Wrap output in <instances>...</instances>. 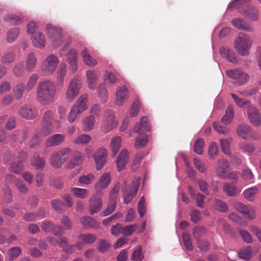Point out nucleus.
<instances>
[{
    "label": "nucleus",
    "instance_id": "6",
    "mask_svg": "<svg viewBox=\"0 0 261 261\" xmlns=\"http://www.w3.org/2000/svg\"><path fill=\"white\" fill-rule=\"evenodd\" d=\"M59 61L57 56L54 54H50L46 57L43 60L41 70L46 75H50L56 71Z\"/></svg>",
    "mask_w": 261,
    "mask_h": 261
},
{
    "label": "nucleus",
    "instance_id": "34",
    "mask_svg": "<svg viewBox=\"0 0 261 261\" xmlns=\"http://www.w3.org/2000/svg\"><path fill=\"white\" fill-rule=\"evenodd\" d=\"M242 14L251 21H257L259 18V11L255 7L249 8L244 11Z\"/></svg>",
    "mask_w": 261,
    "mask_h": 261
},
{
    "label": "nucleus",
    "instance_id": "21",
    "mask_svg": "<svg viewBox=\"0 0 261 261\" xmlns=\"http://www.w3.org/2000/svg\"><path fill=\"white\" fill-rule=\"evenodd\" d=\"M248 115L249 120L253 125L258 126L260 124L261 116L256 108L252 106L248 108Z\"/></svg>",
    "mask_w": 261,
    "mask_h": 261
},
{
    "label": "nucleus",
    "instance_id": "22",
    "mask_svg": "<svg viewBox=\"0 0 261 261\" xmlns=\"http://www.w3.org/2000/svg\"><path fill=\"white\" fill-rule=\"evenodd\" d=\"M65 135L57 134L48 138L45 141V146L47 147L60 145L64 140Z\"/></svg>",
    "mask_w": 261,
    "mask_h": 261
},
{
    "label": "nucleus",
    "instance_id": "35",
    "mask_svg": "<svg viewBox=\"0 0 261 261\" xmlns=\"http://www.w3.org/2000/svg\"><path fill=\"white\" fill-rule=\"evenodd\" d=\"M70 191L75 197L80 199H86L89 195V191L86 189L74 187L71 188Z\"/></svg>",
    "mask_w": 261,
    "mask_h": 261
},
{
    "label": "nucleus",
    "instance_id": "50",
    "mask_svg": "<svg viewBox=\"0 0 261 261\" xmlns=\"http://www.w3.org/2000/svg\"><path fill=\"white\" fill-rule=\"evenodd\" d=\"M79 239L85 244H91L95 241L96 237L93 234L85 233L80 235Z\"/></svg>",
    "mask_w": 261,
    "mask_h": 261
},
{
    "label": "nucleus",
    "instance_id": "36",
    "mask_svg": "<svg viewBox=\"0 0 261 261\" xmlns=\"http://www.w3.org/2000/svg\"><path fill=\"white\" fill-rule=\"evenodd\" d=\"M149 140V136L139 133V135L136 139L135 143V147L137 149H141L146 146Z\"/></svg>",
    "mask_w": 261,
    "mask_h": 261
},
{
    "label": "nucleus",
    "instance_id": "60",
    "mask_svg": "<svg viewBox=\"0 0 261 261\" xmlns=\"http://www.w3.org/2000/svg\"><path fill=\"white\" fill-rule=\"evenodd\" d=\"M15 58V55L13 53L8 52L2 57L1 61L4 64H10L14 61Z\"/></svg>",
    "mask_w": 261,
    "mask_h": 261
},
{
    "label": "nucleus",
    "instance_id": "33",
    "mask_svg": "<svg viewBox=\"0 0 261 261\" xmlns=\"http://www.w3.org/2000/svg\"><path fill=\"white\" fill-rule=\"evenodd\" d=\"M122 139L119 136L113 137L111 141L110 147L112 151L113 156H115L119 151L121 145Z\"/></svg>",
    "mask_w": 261,
    "mask_h": 261
},
{
    "label": "nucleus",
    "instance_id": "5",
    "mask_svg": "<svg viewBox=\"0 0 261 261\" xmlns=\"http://www.w3.org/2000/svg\"><path fill=\"white\" fill-rule=\"evenodd\" d=\"M118 125V122L115 120V115L114 112L111 110L106 111L103 117L100 129L101 132L106 133L111 130Z\"/></svg>",
    "mask_w": 261,
    "mask_h": 261
},
{
    "label": "nucleus",
    "instance_id": "3",
    "mask_svg": "<svg viewBox=\"0 0 261 261\" xmlns=\"http://www.w3.org/2000/svg\"><path fill=\"white\" fill-rule=\"evenodd\" d=\"M60 55L62 56H67V62L68 63L70 70L75 72L78 69V54L76 50L69 47V44H65L60 51Z\"/></svg>",
    "mask_w": 261,
    "mask_h": 261
},
{
    "label": "nucleus",
    "instance_id": "55",
    "mask_svg": "<svg viewBox=\"0 0 261 261\" xmlns=\"http://www.w3.org/2000/svg\"><path fill=\"white\" fill-rule=\"evenodd\" d=\"M120 184L119 182L117 183L111 190L109 195V201L116 202V199L117 197V195L120 190Z\"/></svg>",
    "mask_w": 261,
    "mask_h": 261
},
{
    "label": "nucleus",
    "instance_id": "4",
    "mask_svg": "<svg viewBox=\"0 0 261 261\" xmlns=\"http://www.w3.org/2000/svg\"><path fill=\"white\" fill-rule=\"evenodd\" d=\"M81 80L76 77L72 79L69 82L65 92V97L68 101H72L79 94L82 88Z\"/></svg>",
    "mask_w": 261,
    "mask_h": 261
},
{
    "label": "nucleus",
    "instance_id": "64",
    "mask_svg": "<svg viewBox=\"0 0 261 261\" xmlns=\"http://www.w3.org/2000/svg\"><path fill=\"white\" fill-rule=\"evenodd\" d=\"M213 126L218 133L226 135L229 132V129L226 126L221 125L217 122H214Z\"/></svg>",
    "mask_w": 261,
    "mask_h": 261
},
{
    "label": "nucleus",
    "instance_id": "23",
    "mask_svg": "<svg viewBox=\"0 0 261 261\" xmlns=\"http://www.w3.org/2000/svg\"><path fill=\"white\" fill-rule=\"evenodd\" d=\"M219 53L223 58H225L230 62L235 63L237 62L236 54L232 49L223 46L220 48Z\"/></svg>",
    "mask_w": 261,
    "mask_h": 261
},
{
    "label": "nucleus",
    "instance_id": "56",
    "mask_svg": "<svg viewBox=\"0 0 261 261\" xmlns=\"http://www.w3.org/2000/svg\"><path fill=\"white\" fill-rule=\"evenodd\" d=\"M204 141L202 139H198L195 143L194 151L198 154H202L203 153Z\"/></svg>",
    "mask_w": 261,
    "mask_h": 261
},
{
    "label": "nucleus",
    "instance_id": "32",
    "mask_svg": "<svg viewBox=\"0 0 261 261\" xmlns=\"http://www.w3.org/2000/svg\"><path fill=\"white\" fill-rule=\"evenodd\" d=\"M259 190L256 187L249 188L244 191L243 195L245 199L249 201H254Z\"/></svg>",
    "mask_w": 261,
    "mask_h": 261
},
{
    "label": "nucleus",
    "instance_id": "48",
    "mask_svg": "<svg viewBox=\"0 0 261 261\" xmlns=\"http://www.w3.org/2000/svg\"><path fill=\"white\" fill-rule=\"evenodd\" d=\"M213 206L215 209L221 212H226L228 210L226 203L218 199L214 200Z\"/></svg>",
    "mask_w": 261,
    "mask_h": 261
},
{
    "label": "nucleus",
    "instance_id": "29",
    "mask_svg": "<svg viewBox=\"0 0 261 261\" xmlns=\"http://www.w3.org/2000/svg\"><path fill=\"white\" fill-rule=\"evenodd\" d=\"M95 117L93 115H90L85 117L83 120V130L88 132L92 130L95 126Z\"/></svg>",
    "mask_w": 261,
    "mask_h": 261
},
{
    "label": "nucleus",
    "instance_id": "59",
    "mask_svg": "<svg viewBox=\"0 0 261 261\" xmlns=\"http://www.w3.org/2000/svg\"><path fill=\"white\" fill-rule=\"evenodd\" d=\"M21 252L19 247L12 248L8 252L9 260L12 261L16 258Z\"/></svg>",
    "mask_w": 261,
    "mask_h": 261
},
{
    "label": "nucleus",
    "instance_id": "9",
    "mask_svg": "<svg viewBox=\"0 0 261 261\" xmlns=\"http://www.w3.org/2000/svg\"><path fill=\"white\" fill-rule=\"evenodd\" d=\"M108 155L107 150L103 148L97 149L93 155L94 160L96 164V169L101 170L106 163Z\"/></svg>",
    "mask_w": 261,
    "mask_h": 261
},
{
    "label": "nucleus",
    "instance_id": "47",
    "mask_svg": "<svg viewBox=\"0 0 261 261\" xmlns=\"http://www.w3.org/2000/svg\"><path fill=\"white\" fill-rule=\"evenodd\" d=\"M95 179V176L93 173L81 176L79 178V182L82 185H90Z\"/></svg>",
    "mask_w": 261,
    "mask_h": 261
},
{
    "label": "nucleus",
    "instance_id": "28",
    "mask_svg": "<svg viewBox=\"0 0 261 261\" xmlns=\"http://www.w3.org/2000/svg\"><path fill=\"white\" fill-rule=\"evenodd\" d=\"M231 24L239 30L247 32H253L254 29L252 27L245 22L240 18H235L232 20Z\"/></svg>",
    "mask_w": 261,
    "mask_h": 261
},
{
    "label": "nucleus",
    "instance_id": "57",
    "mask_svg": "<svg viewBox=\"0 0 261 261\" xmlns=\"http://www.w3.org/2000/svg\"><path fill=\"white\" fill-rule=\"evenodd\" d=\"M42 137L36 130L35 131L33 136L32 137L30 142V146L32 148L35 147L38 145L40 142L41 141L42 138Z\"/></svg>",
    "mask_w": 261,
    "mask_h": 261
},
{
    "label": "nucleus",
    "instance_id": "30",
    "mask_svg": "<svg viewBox=\"0 0 261 261\" xmlns=\"http://www.w3.org/2000/svg\"><path fill=\"white\" fill-rule=\"evenodd\" d=\"M67 73V66L65 63L60 65L56 73V81L57 83L63 86L64 83L65 77Z\"/></svg>",
    "mask_w": 261,
    "mask_h": 261
},
{
    "label": "nucleus",
    "instance_id": "39",
    "mask_svg": "<svg viewBox=\"0 0 261 261\" xmlns=\"http://www.w3.org/2000/svg\"><path fill=\"white\" fill-rule=\"evenodd\" d=\"M37 64V58L34 53H30L26 58V69L31 71L34 69Z\"/></svg>",
    "mask_w": 261,
    "mask_h": 261
},
{
    "label": "nucleus",
    "instance_id": "1",
    "mask_svg": "<svg viewBox=\"0 0 261 261\" xmlns=\"http://www.w3.org/2000/svg\"><path fill=\"white\" fill-rule=\"evenodd\" d=\"M57 93L56 86L52 81L43 80L38 84L36 99L41 105L47 106L54 102L56 100Z\"/></svg>",
    "mask_w": 261,
    "mask_h": 261
},
{
    "label": "nucleus",
    "instance_id": "58",
    "mask_svg": "<svg viewBox=\"0 0 261 261\" xmlns=\"http://www.w3.org/2000/svg\"><path fill=\"white\" fill-rule=\"evenodd\" d=\"M13 73L17 77H20L23 75L24 72L22 63L16 64L12 69Z\"/></svg>",
    "mask_w": 261,
    "mask_h": 261
},
{
    "label": "nucleus",
    "instance_id": "17",
    "mask_svg": "<svg viewBox=\"0 0 261 261\" xmlns=\"http://www.w3.org/2000/svg\"><path fill=\"white\" fill-rule=\"evenodd\" d=\"M140 178H137L133 181V186L129 192H126L124 194V202L127 204L133 200L134 197L137 193L140 185Z\"/></svg>",
    "mask_w": 261,
    "mask_h": 261
},
{
    "label": "nucleus",
    "instance_id": "24",
    "mask_svg": "<svg viewBox=\"0 0 261 261\" xmlns=\"http://www.w3.org/2000/svg\"><path fill=\"white\" fill-rule=\"evenodd\" d=\"M84 155L83 153L79 151H75L74 154L72 156V159L70 161L65 165L66 169H72L75 166L80 165L83 160Z\"/></svg>",
    "mask_w": 261,
    "mask_h": 261
},
{
    "label": "nucleus",
    "instance_id": "54",
    "mask_svg": "<svg viewBox=\"0 0 261 261\" xmlns=\"http://www.w3.org/2000/svg\"><path fill=\"white\" fill-rule=\"evenodd\" d=\"M231 139H222L220 140V146L223 152L226 154H229L230 152V144Z\"/></svg>",
    "mask_w": 261,
    "mask_h": 261
},
{
    "label": "nucleus",
    "instance_id": "20",
    "mask_svg": "<svg viewBox=\"0 0 261 261\" xmlns=\"http://www.w3.org/2000/svg\"><path fill=\"white\" fill-rule=\"evenodd\" d=\"M229 167V165L227 160L223 159L219 161L216 170L217 175L220 178L226 179Z\"/></svg>",
    "mask_w": 261,
    "mask_h": 261
},
{
    "label": "nucleus",
    "instance_id": "37",
    "mask_svg": "<svg viewBox=\"0 0 261 261\" xmlns=\"http://www.w3.org/2000/svg\"><path fill=\"white\" fill-rule=\"evenodd\" d=\"M81 222L85 228H97L99 223L90 217H85L81 219Z\"/></svg>",
    "mask_w": 261,
    "mask_h": 261
},
{
    "label": "nucleus",
    "instance_id": "61",
    "mask_svg": "<svg viewBox=\"0 0 261 261\" xmlns=\"http://www.w3.org/2000/svg\"><path fill=\"white\" fill-rule=\"evenodd\" d=\"M143 258L144 255L142 252V248L141 246H139L134 251L132 256V259L133 261H141Z\"/></svg>",
    "mask_w": 261,
    "mask_h": 261
},
{
    "label": "nucleus",
    "instance_id": "31",
    "mask_svg": "<svg viewBox=\"0 0 261 261\" xmlns=\"http://www.w3.org/2000/svg\"><path fill=\"white\" fill-rule=\"evenodd\" d=\"M83 61L87 66L93 67L96 65L97 61L89 54L87 48H84L81 52Z\"/></svg>",
    "mask_w": 261,
    "mask_h": 261
},
{
    "label": "nucleus",
    "instance_id": "62",
    "mask_svg": "<svg viewBox=\"0 0 261 261\" xmlns=\"http://www.w3.org/2000/svg\"><path fill=\"white\" fill-rule=\"evenodd\" d=\"M182 239L186 249L188 250H192L193 249V246L190 235L186 233H184L182 235Z\"/></svg>",
    "mask_w": 261,
    "mask_h": 261
},
{
    "label": "nucleus",
    "instance_id": "27",
    "mask_svg": "<svg viewBox=\"0 0 261 261\" xmlns=\"http://www.w3.org/2000/svg\"><path fill=\"white\" fill-rule=\"evenodd\" d=\"M88 98L87 94H82L77 99L73 107L82 113L88 108Z\"/></svg>",
    "mask_w": 261,
    "mask_h": 261
},
{
    "label": "nucleus",
    "instance_id": "49",
    "mask_svg": "<svg viewBox=\"0 0 261 261\" xmlns=\"http://www.w3.org/2000/svg\"><path fill=\"white\" fill-rule=\"evenodd\" d=\"M39 78V75L36 73H34L30 76L26 86H25L27 91H29L31 90L36 85Z\"/></svg>",
    "mask_w": 261,
    "mask_h": 261
},
{
    "label": "nucleus",
    "instance_id": "52",
    "mask_svg": "<svg viewBox=\"0 0 261 261\" xmlns=\"http://www.w3.org/2000/svg\"><path fill=\"white\" fill-rule=\"evenodd\" d=\"M59 157H61L65 163L67 160L71 156L72 153V150L68 147L63 148L57 151Z\"/></svg>",
    "mask_w": 261,
    "mask_h": 261
},
{
    "label": "nucleus",
    "instance_id": "63",
    "mask_svg": "<svg viewBox=\"0 0 261 261\" xmlns=\"http://www.w3.org/2000/svg\"><path fill=\"white\" fill-rule=\"evenodd\" d=\"M15 186L18 190L22 194H27L28 192V188L26 185L20 179H17L15 181Z\"/></svg>",
    "mask_w": 261,
    "mask_h": 261
},
{
    "label": "nucleus",
    "instance_id": "12",
    "mask_svg": "<svg viewBox=\"0 0 261 261\" xmlns=\"http://www.w3.org/2000/svg\"><path fill=\"white\" fill-rule=\"evenodd\" d=\"M99 195L98 193L94 194L89 199V212L92 215L97 213L102 207V202Z\"/></svg>",
    "mask_w": 261,
    "mask_h": 261
},
{
    "label": "nucleus",
    "instance_id": "53",
    "mask_svg": "<svg viewBox=\"0 0 261 261\" xmlns=\"http://www.w3.org/2000/svg\"><path fill=\"white\" fill-rule=\"evenodd\" d=\"M4 20L12 25H18L22 22V19L14 15H8L5 16Z\"/></svg>",
    "mask_w": 261,
    "mask_h": 261
},
{
    "label": "nucleus",
    "instance_id": "42",
    "mask_svg": "<svg viewBox=\"0 0 261 261\" xmlns=\"http://www.w3.org/2000/svg\"><path fill=\"white\" fill-rule=\"evenodd\" d=\"M230 95L236 105L239 107L243 108L245 106L248 107V108L251 106L249 100L239 97L234 93H231Z\"/></svg>",
    "mask_w": 261,
    "mask_h": 261
},
{
    "label": "nucleus",
    "instance_id": "25",
    "mask_svg": "<svg viewBox=\"0 0 261 261\" xmlns=\"http://www.w3.org/2000/svg\"><path fill=\"white\" fill-rule=\"evenodd\" d=\"M238 135L244 139L253 137V132L250 127L246 124H240L237 128Z\"/></svg>",
    "mask_w": 261,
    "mask_h": 261
},
{
    "label": "nucleus",
    "instance_id": "46",
    "mask_svg": "<svg viewBox=\"0 0 261 261\" xmlns=\"http://www.w3.org/2000/svg\"><path fill=\"white\" fill-rule=\"evenodd\" d=\"M91 140V137L86 134H82L76 137L73 141V143L79 145H85L89 143Z\"/></svg>",
    "mask_w": 261,
    "mask_h": 261
},
{
    "label": "nucleus",
    "instance_id": "11",
    "mask_svg": "<svg viewBox=\"0 0 261 261\" xmlns=\"http://www.w3.org/2000/svg\"><path fill=\"white\" fill-rule=\"evenodd\" d=\"M129 96L127 88L125 86L119 87L115 92V103L118 106L123 105L126 102Z\"/></svg>",
    "mask_w": 261,
    "mask_h": 261
},
{
    "label": "nucleus",
    "instance_id": "40",
    "mask_svg": "<svg viewBox=\"0 0 261 261\" xmlns=\"http://www.w3.org/2000/svg\"><path fill=\"white\" fill-rule=\"evenodd\" d=\"M234 117V110L231 106H229L227 108L225 114L221 119V121L225 124H229Z\"/></svg>",
    "mask_w": 261,
    "mask_h": 261
},
{
    "label": "nucleus",
    "instance_id": "7",
    "mask_svg": "<svg viewBox=\"0 0 261 261\" xmlns=\"http://www.w3.org/2000/svg\"><path fill=\"white\" fill-rule=\"evenodd\" d=\"M226 73L229 77L234 80V83L238 86L247 83L249 78V75L240 69L228 70Z\"/></svg>",
    "mask_w": 261,
    "mask_h": 261
},
{
    "label": "nucleus",
    "instance_id": "41",
    "mask_svg": "<svg viewBox=\"0 0 261 261\" xmlns=\"http://www.w3.org/2000/svg\"><path fill=\"white\" fill-rule=\"evenodd\" d=\"M238 254L240 258L245 260H249L252 256V249L251 247L248 246L240 250Z\"/></svg>",
    "mask_w": 261,
    "mask_h": 261
},
{
    "label": "nucleus",
    "instance_id": "16",
    "mask_svg": "<svg viewBox=\"0 0 261 261\" xmlns=\"http://www.w3.org/2000/svg\"><path fill=\"white\" fill-rule=\"evenodd\" d=\"M100 72L98 71L92 70L87 71V82L89 89L93 90L95 89L97 85V81L100 77Z\"/></svg>",
    "mask_w": 261,
    "mask_h": 261
},
{
    "label": "nucleus",
    "instance_id": "19",
    "mask_svg": "<svg viewBox=\"0 0 261 261\" xmlns=\"http://www.w3.org/2000/svg\"><path fill=\"white\" fill-rule=\"evenodd\" d=\"M129 159V152L126 149H123L119 154L116 163L119 171L124 169Z\"/></svg>",
    "mask_w": 261,
    "mask_h": 261
},
{
    "label": "nucleus",
    "instance_id": "26",
    "mask_svg": "<svg viewBox=\"0 0 261 261\" xmlns=\"http://www.w3.org/2000/svg\"><path fill=\"white\" fill-rule=\"evenodd\" d=\"M151 129L150 125L148 122V118L142 117L139 123H137L134 128L135 133H141L143 132H148Z\"/></svg>",
    "mask_w": 261,
    "mask_h": 261
},
{
    "label": "nucleus",
    "instance_id": "14",
    "mask_svg": "<svg viewBox=\"0 0 261 261\" xmlns=\"http://www.w3.org/2000/svg\"><path fill=\"white\" fill-rule=\"evenodd\" d=\"M19 115L26 119H34L37 115L36 108L31 106H22L18 111Z\"/></svg>",
    "mask_w": 261,
    "mask_h": 261
},
{
    "label": "nucleus",
    "instance_id": "8",
    "mask_svg": "<svg viewBox=\"0 0 261 261\" xmlns=\"http://www.w3.org/2000/svg\"><path fill=\"white\" fill-rule=\"evenodd\" d=\"M46 30L53 45L55 47L59 46L63 42L61 31L53 27L50 24L46 25Z\"/></svg>",
    "mask_w": 261,
    "mask_h": 261
},
{
    "label": "nucleus",
    "instance_id": "38",
    "mask_svg": "<svg viewBox=\"0 0 261 261\" xmlns=\"http://www.w3.org/2000/svg\"><path fill=\"white\" fill-rule=\"evenodd\" d=\"M49 161L51 165L56 168H60L64 164V161L62 160L61 157H59L57 151L52 153Z\"/></svg>",
    "mask_w": 261,
    "mask_h": 261
},
{
    "label": "nucleus",
    "instance_id": "45",
    "mask_svg": "<svg viewBox=\"0 0 261 261\" xmlns=\"http://www.w3.org/2000/svg\"><path fill=\"white\" fill-rule=\"evenodd\" d=\"M25 89L26 88L23 84L19 83L16 85L13 88V92L16 99L19 100L22 98Z\"/></svg>",
    "mask_w": 261,
    "mask_h": 261
},
{
    "label": "nucleus",
    "instance_id": "2",
    "mask_svg": "<svg viewBox=\"0 0 261 261\" xmlns=\"http://www.w3.org/2000/svg\"><path fill=\"white\" fill-rule=\"evenodd\" d=\"M253 44L252 37L247 34L241 33L234 40V48L237 52L243 56H248Z\"/></svg>",
    "mask_w": 261,
    "mask_h": 261
},
{
    "label": "nucleus",
    "instance_id": "10",
    "mask_svg": "<svg viewBox=\"0 0 261 261\" xmlns=\"http://www.w3.org/2000/svg\"><path fill=\"white\" fill-rule=\"evenodd\" d=\"M234 207L240 213L246 215L249 219L253 220L256 217L255 208L251 206L237 202L234 204Z\"/></svg>",
    "mask_w": 261,
    "mask_h": 261
},
{
    "label": "nucleus",
    "instance_id": "13",
    "mask_svg": "<svg viewBox=\"0 0 261 261\" xmlns=\"http://www.w3.org/2000/svg\"><path fill=\"white\" fill-rule=\"evenodd\" d=\"M111 181V173L110 172H105L101 175L99 179L95 183L94 189L97 191L105 189L109 186Z\"/></svg>",
    "mask_w": 261,
    "mask_h": 261
},
{
    "label": "nucleus",
    "instance_id": "18",
    "mask_svg": "<svg viewBox=\"0 0 261 261\" xmlns=\"http://www.w3.org/2000/svg\"><path fill=\"white\" fill-rule=\"evenodd\" d=\"M236 184L226 182L222 187L223 192L229 197L236 196L239 194L241 189L236 185Z\"/></svg>",
    "mask_w": 261,
    "mask_h": 261
},
{
    "label": "nucleus",
    "instance_id": "15",
    "mask_svg": "<svg viewBox=\"0 0 261 261\" xmlns=\"http://www.w3.org/2000/svg\"><path fill=\"white\" fill-rule=\"evenodd\" d=\"M31 38L33 45L35 47L40 49L45 47L46 40L44 35L42 33L39 32L32 33Z\"/></svg>",
    "mask_w": 261,
    "mask_h": 261
},
{
    "label": "nucleus",
    "instance_id": "51",
    "mask_svg": "<svg viewBox=\"0 0 261 261\" xmlns=\"http://www.w3.org/2000/svg\"><path fill=\"white\" fill-rule=\"evenodd\" d=\"M32 165L35 167L37 169H42L44 167L45 162L43 159L38 157V154L36 153L34 155L33 158L31 159Z\"/></svg>",
    "mask_w": 261,
    "mask_h": 261
},
{
    "label": "nucleus",
    "instance_id": "44",
    "mask_svg": "<svg viewBox=\"0 0 261 261\" xmlns=\"http://www.w3.org/2000/svg\"><path fill=\"white\" fill-rule=\"evenodd\" d=\"M19 34V29L13 28L10 29L7 34L6 39L9 43H12L16 40Z\"/></svg>",
    "mask_w": 261,
    "mask_h": 261
},
{
    "label": "nucleus",
    "instance_id": "43",
    "mask_svg": "<svg viewBox=\"0 0 261 261\" xmlns=\"http://www.w3.org/2000/svg\"><path fill=\"white\" fill-rule=\"evenodd\" d=\"M36 131L43 138L48 136L53 131L50 122H43L42 127L36 130Z\"/></svg>",
    "mask_w": 261,
    "mask_h": 261
}]
</instances>
